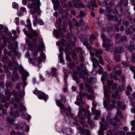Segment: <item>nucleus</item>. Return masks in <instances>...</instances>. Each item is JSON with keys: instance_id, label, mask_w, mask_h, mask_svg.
<instances>
[{"instance_id": "61", "label": "nucleus", "mask_w": 135, "mask_h": 135, "mask_svg": "<svg viewBox=\"0 0 135 135\" xmlns=\"http://www.w3.org/2000/svg\"><path fill=\"white\" fill-rule=\"evenodd\" d=\"M72 56L73 60H75L76 59L77 56L76 54L75 53H73L72 54Z\"/></svg>"}, {"instance_id": "54", "label": "nucleus", "mask_w": 135, "mask_h": 135, "mask_svg": "<svg viewBox=\"0 0 135 135\" xmlns=\"http://www.w3.org/2000/svg\"><path fill=\"white\" fill-rule=\"evenodd\" d=\"M109 132L112 134L115 135L117 133V130L115 131L113 130V131L111 130H109Z\"/></svg>"}, {"instance_id": "27", "label": "nucleus", "mask_w": 135, "mask_h": 135, "mask_svg": "<svg viewBox=\"0 0 135 135\" xmlns=\"http://www.w3.org/2000/svg\"><path fill=\"white\" fill-rule=\"evenodd\" d=\"M5 95L8 99H10L12 95L11 91L9 90H6L5 92Z\"/></svg>"}, {"instance_id": "6", "label": "nucleus", "mask_w": 135, "mask_h": 135, "mask_svg": "<svg viewBox=\"0 0 135 135\" xmlns=\"http://www.w3.org/2000/svg\"><path fill=\"white\" fill-rule=\"evenodd\" d=\"M110 115L108 116L107 117L106 121H108V120L109 124L114 127L116 128H118L119 126V124H118L115 122H114L113 119L110 118Z\"/></svg>"}, {"instance_id": "25", "label": "nucleus", "mask_w": 135, "mask_h": 135, "mask_svg": "<svg viewBox=\"0 0 135 135\" xmlns=\"http://www.w3.org/2000/svg\"><path fill=\"white\" fill-rule=\"evenodd\" d=\"M57 70L56 68H51V72L52 76H56L57 75L56 71Z\"/></svg>"}, {"instance_id": "30", "label": "nucleus", "mask_w": 135, "mask_h": 135, "mask_svg": "<svg viewBox=\"0 0 135 135\" xmlns=\"http://www.w3.org/2000/svg\"><path fill=\"white\" fill-rule=\"evenodd\" d=\"M86 15V13L85 12H83V11L81 10L79 14L76 17L78 18H81L85 16Z\"/></svg>"}, {"instance_id": "44", "label": "nucleus", "mask_w": 135, "mask_h": 135, "mask_svg": "<svg viewBox=\"0 0 135 135\" xmlns=\"http://www.w3.org/2000/svg\"><path fill=\"white\" fill-rule=\"evenodd\" d=\"M11 59L12 60L13 62L15 63V64L16 65H17L18 66V62L15 60L16 57L14 56H11Z\"/></svg>"}, {"instance_id": "55", "label": "nucleus", "mask_w": 135, "mask_h": 135, "mask_svg": "<svg viewBox=\"0 0 135 135\" xmlns=\"http://www.w3.org/2000/svg\"><path fill=\"white\" fill-rule=\"evenodd\" d=\"M115 21L118 23H120L121 21V18L119 17H116L115 18Z\"/></svg>"}, {"instance_id": "31", "label": "nucleus", "mask_w": 135, "mask_h": 135, "mask_svg": "<svg viewBox=\"0 0 135 135\" xmlns=\"http://www.w3.org/2000/svg\"><path fill=\"white\" fill-rule=\"evenodd\" d=\"M135 46V44L133 42L131 43V44L128 46V49L130 51H132Z\"/></svg>"}, {"instance_id": "10", "label": "nucleus", "mask_w": 135, "mask_h": 135, "mask_svg": "<svg viewBox=\"0 0 135 135\" xmlns=\"http://www.w3.org/2000/svg\"><path fill=\"white\" fill-rule=\"evenodd\" d=\"M78 128L80 132L83 134H84L85 133L84 132L86 133L85 135H91L89 133L90 131L88 129H85L83 130V128L81 126H79L78 127Z\"/></svg>"}, {"instance_id": "5", "label": "nucleus", "mask_w": 135, "mask_h": 135, "mask_svg": "<svg viewBox=\"0 0 135 135\" xmlns=\"http://www.w3.org/2000/svg\"><path fill=\"white\" fill-rule=\"evenodd\" d=\"M37 38H33L32 40V42L28 39H26V42L28 46L29 50L32 51L33 50V44H36V41Z\"/></svg>"}, {"instance_id": "50", "label": "nucleus", "mask_w": 135, "mask_h": 135, "mask_svg": "<svg viewBox=\"0 0 135 135\" xmlns=\"http://www.w3.org/2000/svg\"><path fill=\"white\" fill-rule=\"evenodd\" d=\"M103 103L104 107L107 108L108 110H109V106L107 102L106 101H104Z\"/></svg>"}, {"instance_id": "33", "label": "nucleus", "mask_w": 135, "mask_h": 135, "mask_svg": "<svg viewBox=\"0 0 135 135\" xmlns=\"http://www.w3.org/2000/svg\"><path fill=\"white\" fill-rule=\"evenodd\" d=\"M19 70L21 74H24V73L27 72L25 70L23 67L21 65H20L19 66Z\"/></svg>"}, {"instance_id": "49", "label": "nucleus", "mask_w": 135, "mask_h": 135, "mask_svg": "<svg viewBox=\"0 0 135 135\" xmlns=\"http://www.w3.org/2000/svg\"><path fill=\"white\" fill-rule=\"evenodd\" d=\"M78 116L80 120H83L85 119L83 114H78Z\"/></svg>"}, {"instance_id": "51", "label": "nucleus", "mask_w": 135, "mask_h": 135, "mask_svg": "<svg viewBox=\"0 0 135 135\" xmlns=\"http://www.w3.org/2000/svg\"><path fill=\"white\" fill-rule=\"evenodd\" d=\"M107 17L109 20L110 21L112 20L113 18V16L110 14H108L107 16Z\"/></svg>"}, {"instance_id": "45", "label": "nucleus", "mask_w": 135, "mask_h": 135, "mask_svg": "<svg viewBox=\"0 0 135 135\" xmlns=\"http://www.w3.org/2000/svg\"><path fill=\"white\" fill-rule=\"evenodd\" d=\"M114 119L115 121V122L116 123H118L117 124H119V126L120 124V119L117 116H115L114 117Z\"/></svg>"}, {"instance_id": "23", "label": "nucleus", "mask_w": 135, "mask_h": 135, "mask_svg": "<svg viewBox=\"0 0 135 135\" xmlns=\"http://www.w3.org/2000/svg\"><path fill=\"white\" fill-rule=\"evenodd\" d=\"M73 79L76 81L77 84H79L80 83V79L76 76V75H73Z\"/></svg>"}, {"instance_id": "60", "label": "nucleus", "mask_w": 135, "mask_h": 135, "mask_svg": "<svg viewBox=\"0 0 135 135\" xmlns=\"http://www.w3.org/2000/svg\"><path fill=\"white\" fill-rule=\"evenodd\" d=\"M37 61L38 62V63L37 64V65L38 66L41 64L42 61V59L41 57H38Z\"/></svg>"}, {"instance_id": "46", "label": "nucleus", "mask_w": 135, "mask_h": 135, "mask_svg": "<svg viewBox=\"0 0 135 135\" xmlns=\"http://www.w3.org/2000/svg\"><path fill=\"white\" fill-rule=\"evenodd\" d=\"M33 58L34 60L37 59V57L38 55V52L37 51H34L32 54Z\"/></svg>"}, {"instance_id": "35", "label": "nucleus", "mask_w": 135, "mask_h": 135, "mask_svg": "<svg viewBox=\"0 0 135 135\" xmlns=\"http://www.w3.org/2000/svg\"><path fill=\"white\" fill-rule=\"evenodd\" d=\"M75 65V62L71 63L68 65V66L70 69L73 70L74 69V66Z\"/></svg>"}, {"instance_id": "15", "label": "nucleus", "mask_w": 135, "mask_h": 135, "mask_svg": "<svg viewBox=\"0 0 135 135\" xmlns=\"http://www.w3.org/2000/svg\"><path fill=\"white\" fill-rule=\"evenodd\" d=\"M124 50V49L123 47L121 46H119L116 48L114 52H115L116 53H119L120 54L123 52Z\"/></svg>"}, {"instance_id": "39", "label": "nucleus", "mask_w": 135, "mask_h": 135, "mask_svg": "<svg viewBox=\"0 0 135 135\" xmlns=\"http://www.w3.org/2000/svg\"><path fill=\"white\" fill-rule=\"evenodd\" d=\"M2 38L3 40L4 45L5 46H6L7 45V37L5 36L4 35H2Z\"/></svg>"}, {"instance_id": "17", "label": "nucleus", "mask_w": 135, "mask_h": 135, "mask_svg": "<svg viewBox=\"0 0 135 135\" xmlns=\"http://www.w3.org/2000/svg\"><path fill=\"white\" fill-rule=\"evenodd\" d=\"M27 25H25V26L26 27L28 28V30L32 29V24L30 18H28L26 21Z\"/></svg>"}, {"instance_id": "19", "label": "nucleus", "mask_w": 135, "mask_h": 135, "mask_svg": "<svg viewBox=\"0 0 135 135\" xmlns=\"http://www.w3.org/2000/svg\"><path fill=\"white\" fill-rule=\"evenodd\" d=\"M23 103H20V107L18 108V109L21 113H22L23 111H26V107L23 106Z\"/></svg>"}, {"instance_id": "21", "label": "nucleus", "mask_w": 135, "mask_h": 135, "mask_svg": "<svg viewBox=\"0 0 135 135\" xmlns=\"http://www.w3.org/2000/svg\"><path fill=\"white\" fill-rule=\"evenodd\" d=\"M7 64L8 65V68L11 70H13V66L15 63L10 60L8 61Z\"/></svg>"}, {"instance_id": "32", "label": "nucleus", "mask_w": 135, "mask_h": 135, "mask_svg": "<svg viewBox=\"0 0 135 135\" xmlns=\"http://www.w3.org/2000/svg\"><path fill=\"white\" fill-rule=\"evenodd\" d=\"M22 74V79L23 81H25L27 79V78L28 75V73L27 72L24 73V74Z\"/></svg>"}, {"instance_id": "42", "label": "nucleus", "mask_w": 135, "mask_h": 135, "mask_svg": "<svg viewBox=\"0 0 135 135\" xmlns=\"http://www.w3.org/2000/svg\"><path fill=\"white\" fill-rule=\"evenodd\" d=\"M13 75L15 77L17 80H18L19 79V76L18 74L17 73L16 71H14L13 73Z\"/></svg>"}, {"instance_id": "34", "label": "nucleus", "mask_w": 135, "mask_h": 135, "mask_svg": "<svg viewBox=\"0 0 135 135\" xmlns=\"http://www.w3.org/2000/svg\"><path fill=\"white\" fill-rule=\"evenodd\" d=\"M109 127V125L107 123H105L101 127V128L103 130H105Z\"/></svg>"}, {"instance_id": "57", "label": "nucleus", "mask_w": 135, "mask_h": 135, "mask_svg": "<svg viewBox=\"0 0 135 135\" xmlns=\"http://www.w3.org/2000/svg\"><path fill=\"white\" fill-rule=\"evenodd\" d=\"M103 129L100 128L98 132V135H104Z\"/></svg>"}, {"instance_id": "40", "label": "nucleus", "mask_w": 135, "mask_h": 135, "mask_svg": "<svg viewBox=\"0 0 135 135\" xmlns=\"http://www.w3.org/2000/svg\"><path fill=\"white\" fill-rule=\"evenodd\" d=\"M122 64L123 65L126 67H128L129 66L130 64L129 62L126 61H122L121 62Z\"/></svg>"}, {"instance_id": "24", "label": "nucleus", "mask_w": 135, "mask_h": 135, "mask_svg": "<svg viewBox=\"0 0 135 135\" xmlns=\"http://www.w3.org/2000/svg\"><path fill=\"white\" fill-rule=\"evenodd\" d=\"M109 89H104V94L105 96L107 97L108 100H109V95L108 94V91H109Z\"/></svg>"}, {"instance_id": "8", "label": "nucleus", "mask_w": 135, "mask_h": 135, "mask_svg": "<svg viewBox=\"0 0 135 135\" xmlns=\"http://www.w3.org/2000/svg\"><path fill=\"white\" fill-rule=\"evenodd\" d=\"M91 60L92 62L93 66V68L96 69L97 68V66L99 64L98 60L94 57H91Z\"/></svg>"}, {"instance_id": "2", "label": "nucleus", "mask_w": 135, "mask_h": 135, "mask_svg": "<svg viewBox=\"0 0 135 135\" xmlns=\"http://www.w3.org/2000/svg\"><path fill=\"white\" fill-rule=\"evenodd\" d=\"M56 103L57 105L60 107L61 112L62 113L63 111L62 109H63L64 111L66 113H70L71 112V110L70 108H66L64 107V105L62 103V100L61 99L59 100L56 99L55 100Z\"/></svg>"}, {"instance_id": "14", "label": "nucleus", "mask_w": 135, "mask_h": 135, "mask_svg": "<svg viewBox=\"0 0 135 135\" xmlns=\"http://www.w3.org/2000/svg\"><path fill=\"white\" fill-rule=\"evenodd\" d=\"M114 59L115 62H118L120 61L121 60L120 54L119 53H116L114 52Z\"/></svg>"}, {"instance_id": "58", "label": "nucleus", "mask_w": 135, "mask_h": 135, "mask_svg": "<svg viewBox=\"0 0 135 135\" xmlns=\"http://www.w3.org/2000/svg\"><path fill=\"white\" fill-rule=\"evenodd\" d=\"M107 61L108 64H110L111 65L113 66L115 65L114 62L112 61L109 59Z\"/></svg>"}, {"instance_id": "12", "label": "nucleus", "mask_w": 135, "mask_h": 135, "mask_svg": "<svg viewBox=\"0 0 135 135\" xmlns=\"http://www.w3.org/2000/svg\"><path fill=\"white\" fill-rule=\"evenodd\" d=\"M13 84V83L11 81H7L5 84V86L8 90H10L12 88Z\"/></svg>"}, {"instance_id": "11", "label": "nucleus", "mask_w": 135, "mask_h": 135, "mask_svg": "<svg viewBox=\"0 0 135 135\" xmlns=\"http://www.w3.org/2000/svg\"><path fill=\"white\" fill-rule=\"evenodd\" d=\"M62 32L61 29L59 30L58 31L54 29L53 31V33L55 37L57 38H59L60 37V35L61 34Z\"/></svg>"}, {"instance_id": "63", "label": "nucleus", "mask_w": 135, "mask_h": 135, "mask_svg": "<svg viewBox=\"0 0 135 135\" xmlns=\"http://www.w3.org/2000/svg\"><path fill=\"white\" fill-rule=\"evenodd\" d=\"M72 36V33H68L67 35V37L68 38V40H70L71 39V37Z\"/></svg>"}, {"instance_id": "53", "label": "nucleus", "mask_w": 135, "mask_h": 135, "mask_svg": "<svg viewBox=\"0 0 135 135\" xmlns=\"http://www.w3.org/2000/svg\"><path fill=\"white\" fill-rule=\"evenodd\" d=\"M14 118L15 119H16V117L20 116V113L18 111V110H16L15 111V114L14 115Z\"/></svg>"}, {"instance_id": "48", "label": "nucleus", "mask_w": 135, "mask_h": 135, "mask_svg": "<svg viewBox=\"0 0 135 135\" xmlns=\"http://www.w3.org/2000/svg\"><path fill=\"white\" fill-rule=\"evenodd\" d=\"M127 40V38L126 36H122L120 38V42H124L125 41H126Z\"/></svg>"}, {"instance_id": "4", "label": "nucleus", "mask_w": 135, "mask_h": 135, "mask_svg": "<svg viewBox=\"0 0 135 135\" xmlns=\"http://www.w3.org/2000/svg\"><path fill=\"white\" fill-rule=\"evenodd\" d=\"M28 30L29 32L27 36L28 38L32 39L34 37H37L39 35V34L37 31L33 30L32 28Z\"/></svg>"}, {"instance_id": "59", "label": "nucleus", "mask_w": 135, "mask_h": 135, "mask_svg": "<svg viewBox=\"0 0 135 135\" xmlns=\"http://www.w3.org/2000/svg\"><path fill=\"white\" fill-rule=\"evenodd\" d=\"M130 70L134 72V78L135 79V68L133 66H131L130 67Z\"/></svg>"}, {"instance_id": "26", "label": "nucleus", "mask_w": 135, "mask_h": 135, "mask_svg": "<svg viewBox=\"0 0 135 135\" xmlns=\"http://www.w3.org/2000/svg\"><path fill=\"white\" fill-rule=\"evenodd\" d=\"M12 52L14 53L15 55L18 57V59H20L21 56V53H19L18 51L15 50L14 49H13L12 50Z\"/></svg>"}, {"instance_id": "29", "label": "nucleus", "mask_w": 135, "mask_h": 135, "mask_svg": "<svg viewBox=\"0 0 135 135\" xmlns=\"http://www.w3.org/2000/svg\"><path fill=\"white\" fill-rule=\"evenodd\" d=\"M65 40L62 39V40H61L60 42L57 41L56 42L57 45H58L59 46H66V45L65 44Z\"/></svg>"}, {"instance_id": "56", "label": "nucleus", "mask_w": 135, "mask_h": 135, "mask_svg": "<svg viewBox=\"0 0 135 135\" xmlns=\"http://www.w3.org/2000/svg\"><path fill=\"white\" fill-rule=\"evenodd\" d=\"M119 26V25L118 24L114 25L113 26L115 30L117 31H118L119 30V28L118 27Z\"/></svg>"}, {"instance_id": "20", "label": "nucleus", "mask_w": 135, "mask_h": 135, "mask_svg": "<svg viewBox=\"0 0 135 135\" xmlns=\"http://www.w3.org/2000/svg\"><path fill=\"white\" fill-rule=\"evenodd\" d=\"M73 4L74 6L78 8L81 6V2L78 0H74L73 1Z\"/></svg>"}, {"instance_id": "37", "label": "nucleus", "mask_w": 135, "mask_h": 135, "mask_svg": "<svg viewBox=\"0 0 135 135\" xmlns=\"http://www.w3.org/2000/svg\"><path fill=\"white\" fill-rule=\"evenodd\" d=\"M85 109L83 107H80L79 108L78 111V114H82V113L83 112H84L85 111Z\"/></svg>"}, {"instance_id": "13", "label": "nucleus", "mask_w": 135, "mask_h": 135, "mask_svg": "<svg viewBox=\"0 0 135 135\" xmlns=\"http://www.w3.org/2000/svg\"><path fill=\"white\" fill-rule=\"evenodd\" d=\"M38 97L39 99H43L45 101H46L48 96L47 95H45L44 93L41 92L38 96Z\"/></svg>"}, {"instance_id": "64", "label": "nucleus", "mask_w": 135, "mask_h": 135, "mask_svg": "<svg viewBox=\"0 0 135 135\" xmlns=\"http://www.w3.org/2000/svg\"><path fill=\"white\" fill-rule=\"evenodd\" d=\"M132 61L133 62H135V53L133 52L132 53Z\"/></svg>"}, {"instance_id": "28", "label": "nucleus", "mask_w": 135, "mask_h": 135, "mask_svg": "<svg viewBox=\"0 0 135 135\" xmlns=\"http://www.w3.org/2000/svg\"><path fill=\"white\" fill-rule=\"evenodd\" d=\"M92 115L90 114V112L89 110H87L85 111L84 116L86 117L87 118H90Z\"/></svg>"}, {"instance_id": "43", "label": "nucleus", "mask_w": 135, "mask_h": 135, "mask_svg": "<svg viewBox=\"0 0 135 135\" xmlns=\"http://www.w3.org/2000/svg\"><path fill=\"white\" fill-rule=\"evenodd\" d=\"M113 72L115 74H117L118 76H120L121 74V71L120 70H113Z\"/></svg>"}, {"instance_id": "18", "label": "nucleus", "mask_w": 135, "mask_h": 135, "mask_svg": "<svg viewBox=\"0 0 135 135\" xmlns=\"http://www.w3.org/2000/svg\"><path fill=\"white\" fill-rule=\"evenodd\" d=\"M91 110L93 113L92 115L95 114L98 117L100 116V112L98 110L95 109L93 107L91 108Z\"/></svg>"}, {"instance_id": "22", "label": "nucleus", "mask_w": 135, "mask_h": 135, "mask_svg": "<svg viewBox=\"0 0 135 135\" xmlns=\"http://www.w3.org/2000/svg\"><path fill=\"white\" fill-rule=\"evenodd\" d=\"M101 36L103 39V42H109L110 41V39L108 38L105 35L104 33H102L101 34Z\"/></svg>"}, {"instance_id": "9", "label": "nucleus", "mask_w": 135, "mask_h": 135, "mask_svg": "<svg viewBox=\"0 0 135 135\" xmlns=\"http://www.w3.org/2000/svg\"><path fill=\"white\" fill-rule=\"evenodd\" d=\"M10 116L12 117L11 118L9 116H8L6 119L7 121V122H9L10 124H12L13 123V121L14 120L15 118H14V115L13 113V112H10Z\"/></svg>"}, {"instance_id": "3", "label": "nucleus", "mask_w": 135, "mask_h": 135, "mask_svg": "<svg viewBox=\"0 0 135 135\" xmlns=\"http://www.w3.org/2000/svg\"><path fill=\"white\" fill-rule=\"evenodd\" d=\"M103 53V51L101 49L97 50L95 54V56L96 57L99 58V61L100 64L102 65H104V62L102 58V56L100 55Z\"/></svg>"}, {"instance_id": "16", "label": "nucleus", "mask_w": 135, "mask_h": 135, "mask_svg": "<svg viewBox=\"0 0 135 135\" xmlns=\"http://www.w3.org/2000/svg\"><path fill=\"white\" fill-rule=\"evenodd\" d=\"M78 36L80 41L82 42H84L88 41L87 39L84 37L85 36L84 34H81L79 35H78Z\"/></svg>"}, {"instance_id": "36", "label": "nucleus", "mask_w": 135, "mask_h": 135, "mask_svg": "<svg viewBox=\"0 0 135 135\" xmlns=\"http://www.w3.org/2000/svg\"><path fill=\"white\" fill-rule=\"evenodd\" d=\"M131 125L132 126L131 129L132 130L135 131V120H134L131 121Z\"/></svg>"}, {"instance_id": "47", "label": "nucleus", "mask_w": 135, "mask_h": 135, "mask_svg": "<svg viewBox=\"0 0 135 135\" xmlns=\"http://www.w3.org/2000/svg\"><path fill=\"white\" fill-rule=\"evenodd\" d=\"M110 78L111 79L113 78L115 80H118V77L117 75H113L112 74L110 73Z\"/></svg>"}, {"instance_id": "38", "label": "nucleus", "mask_w": 135, "mask_h": 135, "mask_svg": "<svg viewBox=\"0 0 135 135\" xmlns=\"http://www.w3.org/2000/svg\"><path fill=\"white\" fill-rule=\"evenodd\" d=\"M95 38V36L94 34H92L89 37V41L90 42V44H91L92 43V41Z\"/></svg>"}, {"instance_id": "7", "label": "nucleus", "mask_w": 135, "mask_h": 135, "mask_svg": "<svg viewBox=\"0 0 135 135\" xmlns=\"http://www.w3.org/2000/svg\"><path fill=\"white\" fill-rule=\"evenodd\" d=\"M12 95L13 94L15 96V97H12L11 99L12 103H14L16 102H18L20 101V99L17 96L18 95V92L13 90L11 92Z\"/></svg>"}, {"instance_id": "52", "label": "nucleus", "mask_w": 135, "mask_h": 135, "mask_svg": "<svg viewBox=\"0 0 135 135\" xmlns=\"http://www.w3.org/2000/svg\"><path fill=\"white\" fill-rule=\"evenodd\" d=\"M31 1L33 2L36 3L38 6H40L41 5L40 0H31Z\"/></svg>"}, {"instance_id": "62", "label": "nucleus", "mask_w": 135, "mask_h": 135, "mask_svg": "<svg viewBox=\"0 0 135 135\" xmlns=\"http://www.w3.org/2000/svg\"><path fill=\"white\" fill-rule=\"evenodd\" d=\"M13 7L14 8H17L18 7V4L15 2L12 3Z\"/></svg>"}, {"instance_id": "1", "label": "nucleus", "mask_w": 135, "mask_h": 135, "mask_svg": "<svg viewBox=\"0 0 135 135\" xmlns=\"http://www.w3.org/2000/svg\"><path fill=\"white\" fill-rule=\"evenodd\" d=\"M27 7L30 9V11L32 15L36 13L37 12L39 14H41V11L40 9V6H38L36 3L32 2L31 3H29Z\"/></svg>"}, {"instance_id": "41", "label": "nucleus", "mask_w": 135, "mask_h": 135, "mask_svg": "<svg viewBox=\"0 0 135 135\" xmlns=\"http://www.w3.org/2000/svg\"><path fill=\"white\" fill-rule=\"evenodd\" d=\"M83 45L86 46L87 49H88L89 51L91 50V46L88 44V41L84 42L83 43Z\"/></svg>"}]
</instances>
